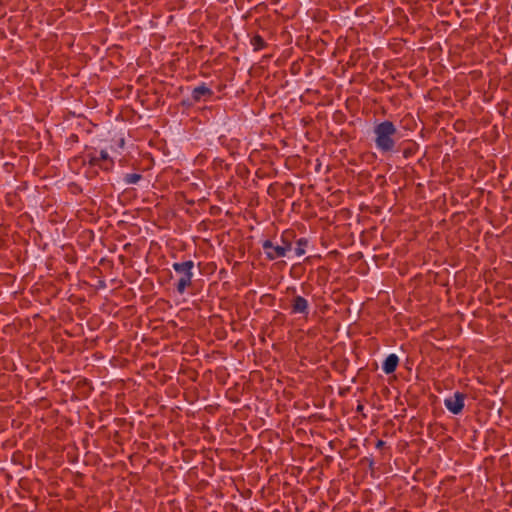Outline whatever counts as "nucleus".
<instances>
[{"label": "nucleus", "mask_w": 512, "mask_h": 512, "mask_svg": "<svg viewBox=\"0 0 512 512\" xmlns=\"http://www.w3.org/2000/svg\"><path fill=\"white\" fill-rule=\"evenodd\" d=\"M296 238V233L292 229H287L282 232L279 241L266 239L262 242V249L265 257L269 261H274L279 258L289 257L288 254L292 252V244Z\"/></svg>", "instance_id": "1"}, {"label": "nucleus", "mask_w": 512, "mask_h": 512, "mask_svg": "<svg viewBox=\"0 0 512 512\" xmlns=\"http://www.w3.org/2000/svg\"><path fill=\"white\" fill-rule=\"evenodd\" d=\"M398 133L395 124L390 120H384L374 126L375 145L383 153L395 151V136Z\"/></svg>", "instance_id": "2"}, {"label": "nucleus", "mask_w": 512, "mask_h": 512, "mask_svg": "<svg viewBox=\"0 0 512 512\" xmlns=\"http://www.w3.org/2000/svg\"><path fill=\"white\" fill-rule=\"evenodd\" d=\"M193 267L194 262L192 260L174 263V272L171 273L170 271L163 270L161 272L160 279L164 281L168 279L173 288H186V286L191 285V270Z\"/></svg>", "instance_id": "3"}, {"label": "nucleus", "mask_w": 512, "mask_h": 512, "mask_svg": "<svg viewBox=\"0 0 512 512\" xmlns=\"http://www.w3.org/2000/svg\"><path fill=\"white\" fill-rule=\"evenodd\" d=\"M465 398L466 395L464 393L456 392L453 396L444 400V405L451 413L457 415L461 413L464 408Z\"/></svg>", "instance_id": "4"}, {"label": "nucleus", "mask_w": 512, "mask_h": 512, "mask_svg": "<svg viewBox=\"0 0 512 512\" xmlns=\"http://www.w3.org/2000/svg\"><path fill=\"white\" fill-rule=\"evenodd\" d=\"M214 95V92L206 86L205 83L195 87L192 90L191 96L194 102H199L200 100H207Z\"/></svg>", "instance_id": "5"}, {"label": "nucleus", "mask_w": 512, "mask_h": 512, "mask_svg": "<svg viewBox=\"0 0 512 512\" xmlns=\"http://www.w3.org/2000/svg\"><path fill=\"white\" fill-rule=\"evenodd\" d=\"M398 364H399L398 356L396 354H389L385 358V360L382 364V369L386 374H391V373L395 372Z\"/></svg>", "instance_id": "6"}, {"label": "nucleus", "mask_w": 512, "mask_h": 512, "mask_svg": "<svg viewBox=\"0 0 512 512\" xmlns=\"http://www.w3.org/2000/svg\"><path fill=\"white\" fill-rule=\"evenodd\" d=\"M296 243V246L295 248L292 247V252L294 253V255L298 258H302L303 256H305L306 252H307V248L309 246V241L308 239L302 237V238H299V239H295L294 241Z\"/></svg>", "instance_id": "7"}, {"label": "nucleus", "mask_w": 512, "mask_h": 512, "mask_svg": "<svg viewBox=\"0 0 512 512\" xmlns=\"http://www.w3.org/2000/svg\"><path fill=\"white\" fill-rule=\"evenodd\" d=\"M100 168L105 171H110L114 166V160L108 155L107 151L101 150L98 156Z\"/></svg>", "instance_id": "8"}, {"label": "nucleus", "mask_w": 512, "mask_h": 512, "mask_svg": "<svg viewBox=\"0 0 512 512\" xmlns=\"http://www.w3.org/2000/svg\"><path fill=\"white\" fill-rule=\"evenodd\" d=\"M308 308L307 300L301 296H296L292 304L293 313H306Z\"/></svg>", "instance_id": "9"}, {"label": "nucleus", "mask_w": 512, "mask_h": 512, "mask_svg": "<svg viewBox=\"0 0 512 512\" xmlns=\"http://www.w3.org/2000/svg\"><path fill=\"white\" fill-rule=\"evenodd\" d=\"M473 293L478 297L480 302L485 304H493L491 290H473Z\"/></svg>", "instance_id": "10"}, {"label": "nucleus", "mask_w": 512, "mask_h": 512, "mask_svg": "<svg viewBox=\"0 0 512 512\" xmlns=\"http://www.w3.org/2000/svg\"><path fill=\"white\" fill-rule=\"evenodd\" d=\"M251 45L254 48V51H260L267 46V43L263 39V37L259 34L254 35L250 40Z\"/></svg>", "instance_id": "11"}, {"label": "nucleus", "mask_w": 512, "mask_h": 512, "mask_svg": "<svg viewBox=\"0 0 512 512\" xmlns=\"http://www.w3.org/2000/svg\"><path fill=\"white\" fill-rule=\"evenodd\" d=\"M418 151V145L415 142L408 143L407 146L403 148V157L405 159H408L410 157H413Z\"/></svg>", "instance_id": "12"}, {"label": "nucleus", "mask_w": 512, "mask_h": 512, "mask_svg": "<svg viewBox=\"0 0 512 512\" xmlns=\"http://www.w3.org/2000/svg\"><path fill=\"white\" fill-rule=\"evenodd\" d=\"M142 179V175L139 173H129L124 176V182L127 185L135 184Z\"/></svg>", "instance_id": "13"}, {"label": "nucleus", "mask_w": 512, "mask_h": 512, "mask_svg": "<svg viewBox=\"0 0 512 512\" xmlns=\"http://www.w3.org/2000/svg\"><path fill=\"white\" fill-rule=\"evenodd\" d=\"M88 163L90 166H99L101 165V163H99V159H98V156L92 154V153H89L86 155V158L84 159L83 163Z\"/></svg>", "instance_id": "14"}, {"label": "nucleus", "mask_w": 512, "mask_h": 512, "mask_svg": "<svg viewBox=\"0 0 512 512\" xmlns=\"http://www.w3.org/2000/svg\"><path fill=\"white\" fill-rule=\"evenodd\" d=\"M385 446V442L383 440H378L376 442V448L381 449Z\"/></svg>", "instance_id": "15"}, {"label": "nucleus", "mask_w": 512, "mask_h": 512, "mask_svg": "<svg viewBox=\"0 0 512 512\" xmlns=\"http://www.w3.org/2000/svg\"><path fill=\"white\" fill-rule=\"evenodd\" d=\"M362 410H363V405H358V407H357V411H359V412H360V411H362Z\"/></svg>", "instance_id": "16"}, {"label": "nucleus", "mask_w": 512, "mask_h": 512, "mask_svg": "<svg viewBox=\"0 0 512 512\" xmlns=\"http://www.w3.org/2000/svg\"><path fill=\"white\" fill-rule=\"evenodd\" d=\"M69 290H66L65 296H67L68 299H71L72 296H68Z\"/></svg>", "instance_id": "17"}, {"label": "nucleus", "mask_w": 512, "mask_h": 512, "mask_svg": "<svg viewBox=\"0 0 512 512\" xmlns=\"http://www.w3.org/2000/svg\"><path fill=\"white\" fill-rule=\"evenodd\" d=\"M183 105L187 104L186 100H183L182 102ZM191 103H188V105H190Z\"/></svg>", "instance_id": "18"}]
</instances>
